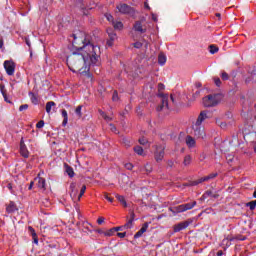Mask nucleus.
Returning a JSON list of instances; mask_svg holds the SVG:
<instances>
[{
	"label": "nucleus",
	"instance_id": "1",
	"mask_svg": "<svg viewBox=\"0 0 256 256\" xmlns=\"http://www.w3.org/2000/svg\"><path fill=\"white\" fill-rule=\"evenodd\" d=\"M75 52L67 57V65L72 73H87L91 65H99L101 48L91 43V36L85 32L73 34Z\"/></svg>",
	"mask_w": 256,
	"mask_h": 256
},
{
	"label": "nucleus",
	"instance_id": "2",
	"mask_svg": "<svg viewBox=\"0 0 256 256\" xmlns=\"http://www.w3.org/2000/svg\"><path fill=\"white\" fill-rule=\"evenodd\" d=\"M222 99V94L208 95L203 98L202 103L204 107H215V105H219V103H221Z\"/></svg>",
	"mask_w": 256,
	"mask_h": 256
},
{
	"label": "nucleus",
	"instance_id": "3",
	"mask_svg": "<svg viewBox=\"0 0 256 256\" xmlns=\"http://www.w3.org/2000/svg\"><path fill=\"white\" fill-rule=\"evenodd\" d=\"M196 205H197V202L192 201L190 203L181 204V205L176 206L174 208H170L169 210L174 215H177V213H185V211H191V209H193V207H195Z\"/></svg>",
	"mask_w": 256,
	"mask_h": 256
},
{
	"label": "nucleus",
	"instance_id": "4",
	"mask_svg": "<svg viewBox=\"0 0 256 256\" xmlns=\"http://www.w3.org/2000/svg\"><path fill=\"white\" fill-rule=\"evenodd\" d=\"M192 134L194 137H197V139H203L205 138V128L201 126V124L195 122Z\"/></svg>",
	"mask_w": 256,
	"mask_h": 256
},
{
	"label": "nucleus",
	"instance_id": "5",
	"mask_svg": "<svg viewBox=\"0 0 256 256\" xmlns=\"http://www.w3.org/2000/svg\"><path fill=\"white\" fill-rule=\"evenodd\" d=\"M116 9H118L119 13H122V15H133V13H135V9L127 4H119Z\"/></svg>",
	"mask_w": 256,
	"mask_h": 256
},
{
	"label": "nucleus",
	"instance_id": "6",
	"mask_svg": "<svg viewBox=\"0 0 256 256\" xmlns=\"http://www.w3.org/2000/svg\"><path fill=\"white\" fill-rule=\"evenodd\" d=\"M158 97L162 99V105L157 107V111H163L164 109H169V95L159 93Z\"/></svg>",
	"mask_w": 256,
	"mask_h": 256
},
{
	"label": "nucleus",
	"instance_id": "7",
	"mask_svg": "<svg viewBox=\"0 0 256 256\" xmlns=\"http://www.w3.org/2000/svg\"><path fill=\"white\" fill-rule=\"evenodd\" d=\"M4 69L7 75H15V62L11 60L4 61Z\"/></svg>",
	"mask_w": 256,
	"mask_h": 256
},
{
	"label": "nucleus",
	"instance_id": "8",
	"mask_svg": "<svg viewBox=\"0 0 256 256\" xmlns=\"http://www.w3.org/2000/svg\"><path fill=\"white\" fill-rule=\"evenodd\" d=\"M109 39L107 40L108 47H113V42L117 41V34L112 28L107 29Z\"/></svg>",
	"mask_w": 256,
	"mask_h": 256
},
{
	"label": "nucleus",
	"instance_id": "9",
	"mask_svg": "<svg viewBox=\"0 0 256 256\" xmlns=\"http://www.w3.org/2000/svg\"><path fill=\"white\" fill-rule=\"evenodd\" d=\"M164 157H165V147L159 146L158 148H156V152H155V159L157 163H159V161H163Z\"/></svg>",
	"mask_w": 256,
	"mask_h": 256
},
{
	"label": "nucleus",
	"instance_id": "10",
	"mask_svg": "<svg viewBox=\"0 0 256 256\" xmlns=\"http://www.w3.org/2000/svg\"><path fill=\"white\" fill-rule=\"evenodd\" d=\"M206 119H209V113L207 111H202V112H200V114L196 120V123L198 125H202L203 121H206Z\"/></svg>",
	"mask_w": 256,
	"mask_h": 256
},
{
	"label": "nucleus",
	"instance_id": "11",
	"mask_svg": "<svg viewBox=\"0 0 256 256\" xmlns=\"http://www.w3.org/2000/svg\"><path fill=\"white\" fill-rule=\"evenodd\" d=\"M189 227V222H180L174 226V233H179V231H183V229H187Z\"/></svg>",
	"mask_w": 256,
	"mask_h": 256
},
{
	"label": "nucleus",
	"instance_id": "12",
	"mask_svg": "<svg viewBox=\"0 0 256 256\" xmlns=\"http://www.w3.org/2000/svg\"><path fill=\"white\" fill-rule=\"evenodd\" d=\"M147 229H149V223H144L141 229L134 235V239H139V237L143 236V233L147 232Z\"/></svg>",
	"mask_w": 256,
	"mask_h": 256
},
{
	"label": "nucleus",
	"instance_id": "13",
	"mask_svg": "<svg viewBox=\"0 0 256 256\" xmlns=\"http://www.w3.org/2000/svg\"><path fill=\"white\" fill-rule=\"evenodd\" d=\"M20 153L22 157H25V159L29 157V150H27V146L25 145V142L23 140H21L20 142Z\"/></svg>",
	"mask_w": 256,
	"mask_h": 256
},
{
	"label": "nucleus",
	"instance_id": "14",
	"mask_svg": "<svg viewBox=\"0 0 256 256\" xmlns=\"http://www.w3.org/2000/svg\"><path fill=\"white\" fill-rule=\"evenodd\" d=\"M78 193H79V189H77V184L71 183L70 184V197H72V199H76Z\"/></svg>",
	"mask_w": 256,
	"mask_h": 256
},
{
	"label": "nucleus",
	"instance_id": "15",
	"mask_svg": "<svg viewBox=\"0 0 256 256\" xmlns=\"http://www.w3.org/2000/svg\"><path fill=\"white\" fill-rule=\"evenodd\" d=\"M133 29L137 33H146L147 31V28H143V24H141L139 21L134 24Z\"/></svg>",
	"mask_w": 256,
	"mask_h": 256
},
{
	"label": "nucleus",
	"instance_id": "16",
	"mask_svg": "<svg viewBox=\"0 0 256 256\" xmlns=\"http://www.w3.org/2000/svg\"><path fill=\"white\" fill-rule=\"evenodd\" d=\"M185 143H186L187 147H189V149H193V147H195V145L197 144V142L191 136L186 137Z\"/></svg>",
	"mask_w": 256,
	"mask_h": 256
},
{
	"label": "nucleus",
	"instance_id": "17",
	"mask_svg": "<svg viewBox=\"0 0 256 256\" xmlns=\"http://www.w3.org/2000/svg\"><path fill=\"white\" fill-rule=\"evenodd\" d=\"M215 177H217V173H212V174H210L208 176H204V177L198 179L196 184L203 183L205 181H210V179H215Z\"/></svg>",
	"mask_w": 256,
	"mask_h": 256
},
{
	"label": "nucleus",
	"instance_id": "18",
	"mask_svg": "<svg viewBox=\"0 0 256 256\" xmlns=\"http://www.w3.org/2000/svg\"><path fill=\"white\" fill-rule=\"evenodd\" d=\"M233 240L234 238H229V237L224 238L221 243L223 249H227V247H231V241Z\"/></svg>",
	"mask_w": 256,
	"mask_h": 256
},
{
	"label": "nucleus",
	"instance_id": "19",
	"mask_svg": "<svg viewBox=\"0 0 256 256\" xmlns=\"http://www.w3.org/2000/svg\"><path fill=\"white\" fill-rule=\"evenodd\" d=\"M39 189H45V178L37 177L35 178Z\"/></svg>",
	"mask_w": 256,
	"mask_h": 256
},
{
	"label": "nucleus",
	"instance_id": "20",
	"mask_svg": "<svg viewBox=\"0 0 256 256\" xmlns=\"http://www.w3.org/2000/svg\"><path fill=\"white\" fill-rule=\"evenodd\" d=\"M55 102L50 101L46 103V113H48V115H51V111H53V107H55Z\"/></svg>",
	"mask_w": 256,
	"mask_h": 256
},
{
	"label": "nucleus",
	"instance_id": "21",
	"mask_svg": "<svg viewBox=\"0 0 256 256\" xmlns=\"http://www.w3.org/2000/svg\"><path fill=\"white\" fill-rule=\"evenodd\" d=\"M133 221H135V214L131 215V219L123 226L124 229H131L133 227Z\"/></svg>",
	"mask_w": 256,
	"mask_h": 256
},
{
	"label": "nucleus",
	"instance_id": "22",
	"mask_svg": "<svg viewBox=\"0 0 256 256\" xmlns=\"http://www.w3.org/2000/svg\"><path fill=\"white\" fill-rule=\"evenodd\" d=\"M158 63L159 65H165V63H167V56H165V54H159Z\"/></svg>",
	"mask_w": 256,
	"mask_h": 256
},
{
	"label": "nucleus",
	"instance_id": "23",
	"mask_svg": "<svg viewBox=\"0 0 256 256\" xmlns=\"http://www.w3.org/2000/svg\"><path fill=\"white\" fill-rule=\"evenodd\" d=\"M62 117H63V122L62 125L65 127V125H67L68 121H69V116L67 114V110H62Z\"/></svg>",
	"mask_w": 256,
	"mask_h": 256
},
{
	"label": "nucleus",
	"instance_id": "24",
	"mask_svg": "<svg viewBox=\"0 0 256 256\" xmlns=\"http://www.w3.org/2000/svg\"><path fill=\"white\" fill-rule=\"evenodd\" d=\"M6 211H7L8 213H13V212L17 211V206H15V203L11 202V203L7 206Z\"/></svg>",
	"mask_w": 256,
	"mask_h": 256
},
{
	"label": "nucleus",
	"instance_id": "25",
	"mask_svg": "<svg viewBox=\"0 0 256 256\" xmlns=\"http://www.w3.org/2000/svg\"><path fill=\"white\" fill-rule=\"evenodd\" d=\"M114 29L121 31V29H123V22L121 21H114V23H112Z\"/></svg>",
	"mask_w": 256,
	"mask_h": 256
},
{
	"label": "nucleus",
	"instance_id": "26",
	"mask_svg": "<svg viewBox=\"0 0 256 256\" xmlns=\"http://www.w3.org/2000/svg\"><path fill=\"white\" fill-rule=\"evenodd\" d=\"M116 199L123 205V207H127V201H125V196L116 194Z\"/></svg>",
	"mask_w": 256,
	"mask_h": 256
},
{
	"label": "nucleus",
	"instance_id": "27",
	"mask_svg": "<svg viewBox=\"0 0 256 256\" xmlns=\"http://www.w3.org/2000/svg\"><path fill=\"white\" fill-rule=\"evenodd\" d=\"M29 97L34 105H37V103H39V99H37V96L34 93L30 92Z\"/></svg>",
	"mask_w": 256,
	"mask_h": 256
},
{
	"label": "nucleus",
	"instance_id": "28",
	"mask_svg": "<svg viewBox=\"0 0 256 256\" xmlns=\"http://www.w3.org/2000/svg\"><path fill=\"white\" fill-rule=\"evenodd\" d=\"M246 207H249L250 211H254V209H256V200L248 202Z\"/></svg>",
	"mask_w": 256,
	"mask_h": 256
},
{
	"label": "nucleus",
	"instance_id": "29",
	"mask_svg": "<svg viewBox=\"0 0 256 256\" xmlns=\"http://www.w3.org/2000/svg\"><path fill=\"white\" fill-rule=\"evenodd\" d=\"M66 173L70 177H75V172L73 171V168H71L70 166H66Z\"/></svg>",
	"mask_w": 256,
	"mask_h": 256
},
{
	"label": "nucleus",
	"instance_id": "30",
	"mask_svg": "<svg viewBox=\"0 0 256 256\" xmlns=\"http://www.w3.org/2000/svg\"><path fill=\"white\" fill-rule=\"evenodd\" d=\"M85 191H87V186L83 185L80 190V194L78 195V201L83 197V195H85Z\"/></svg>",
	"mask_w": 256,
	"mask_h": 256
},
{
	"label": "nucleus",
	"instance_id": "31",
	"mask_svg": "<svg viewBox=\"0 0 256 256\" xmlns=\"http://www.w3.org/2000/svg\"><path fill=\"white\" fill-rule=\"evenodd\" d=\"M81 109H83V106H78L75 110V113L79 118L83 117V113L81 112Z\"/></svg>",
	"mask_w": 256,
	"mask_h": 256
},
{
	"label": "nucleus",
	"instance_id": "32",
	"mask_svg": "<svg viewBox=\"0 0 256 256\" xmlns=\"http://www.w3.org/2000/svg\"><path fill=\"white\" fill-rule=\"evenodd\" d=\"M99 113L101 115V117H103V119H105V121H111V117L107 116V114H105V112H103L102 110H99Z\"/></svg>",
	"mask_w": 256,
	"mask_h": 256
},
{
	"label": "nucleus",
	"instance_id": "33",
	"mask_svg": "<svg viewBox=\"0 0 256 256\" xmlns=\"http://www.w3.org/2000/svg\"><path fill=\"white\" fill-rule=\"evenodd\" d=\"M134 151L137 155H143V148L141 146L134 147Z\"/></svg>",
	"mask_w": 256,
	"mask_h": 256
},
{
	"label": "nucleus",
	"instance_id": "34",
	"mask_svg": "<svg viewBox=\"0 0 256 256\" xmlns=\"http://www.w3.org/2000/svg\"><path fill=\"white\" fill-rule=\"evenodd\" d=\"M29 230L32 232V235L34 237V243H39V240L36 238L37 237V234L35 233V230L33 229V227H29Z\"/></svg>",
	"mask_w": 256,
	"mask_h": 256
},
{
	"label": "nucleus",
	"instance_id": "35",
	"mask_svg": "<svg viewBox=\"0 0 256 256\" xmlns=\"http://www.w3.org/2000/svg\"><path fill=\"white\" fill-rule=\"evenodd\" d=\"M217 51H219V48L217 46H214V45L210 46V53L212 55H215V53H217Z\"/></svg>",
	"mask_w": 256,
	"mask_h": 256
},
{
	"label": "nucleus",
	"instance_id": "36",
	"mask_svg": "<svg viewBox=\"0 0 256 256\" xmlns=\"http://www.w3.org/2000/svg\"><path fill=\"white\" fill-rule=\"evenodd\" d=\"M184 165H191V156H185L184 158Z\"/></svg>",
	"mask_w": 256,
	"mask_h": 256
},
{
	"label": "nucleus",
	"instance_id": "37",
	"mask_svg": "<svg viewBox=\"0 0 256 256\" xmlns=\"http://www.w3.org/2000/svg\"><path fill=\"white\" fill-rule=\"evenodd\" d=\"M37 129H43V127H45V122L43 120H40L37 124H36Z\"/></svg>",
	"mask_w": 256,
	"mask_h": 256
},
{
	"label": "nucleus",
	"instance_id": "38",
	"mask_svg": "<svg viewBox=\"0 0 256 256\" xmlns=\"http://www.w3.org/2000/svg\"><path fill=\"white\" fill-rule=\"evenodd\" d=\"M105 17H106L107 21H109L110 23H114L113 16L111 14L106 13Z\"/></svg>",
	"mask_w": 256,
	"mask_h": 256
},
{
	"label": "nucleus",
	"instance_id": "39",
	"mask_svg": "<svg viewBox=\"0 0 256 256\" xmlns=\"http://www.w3.org/2000/svg\"><path fill=\"white\" fill-rule=\"evenodd\" d=\"M27 109H29V105L27 104H23L19 107V111H27Z\"/></svg>",
	"mask_w": 256,
	"mask_h": 256
},
{
	"label": "nucleus",
	"instance_id": "40",
	"mask_svg": "<svg viewBox=\"0 0 256 256\" xmlns=\"http://www.w3.org/2000/svg\"><path fill=\"white\" fill-rule=\"evenodd\" d=\"M135 49H141L143 47V43L141 42H135L134 44Z\"/></svg>",
	"mask_w": 256,
	"mask_h": 256
},
{
	"label": "nucleus",
	"instance_id": "41",
	"mask_svg": "<svg viewBox=\"0 0 256 256\" xmlns=\"http://www.w3.org/2000/svg\"><path fill=\"white\" fill-rule=\"evenodd\" d=\"M104 199H106V201H109V203H113V198L109 197V194L105 193L104 194Z\"/></svg>",
	"mask_w": 256,
	"mask_h": 256
},
{
	"label": "nucleus",
	"instance_id": "42",
	"mask_svg": "<svg viewBox=\"0 0 256 256\" xmlns=\"http://www.w3.org/2000/svg\"><path fill=\"white\" fill-rule=\"evenodd\" d=\"M214 83H215L216 87H221V79L214 78Z\"/></svg>",
	"mask_w": 256,
	"mask_h": 256
},
{
	"label": "nucleus",
	"instance_id": "43",
	"mask_svg": "<svg viewBox=\"0 0 256 256\" xmlns=\"http://www.w3.org/2000/svg\"><path fill=\"white\" fill-rule=\"evenodd\" d=\"M112 100L113 101H119V94H117V92L113 93Z\"/></svg>",
	"mask_w": 256,
	"mask_h": 256
},
{
	"label": "nucleus",
	"instance_id": "44",
	"mask_svg": "<svg viewBox=\"0 0 256 256\" xmlns=\"http://www.w3.org/2000/svg\"><path fill=\"white\" fill-rule=\"evenodd\" d=\"M221 77H222V79H223L224 81H227V79H229V75H228L226 72H223V73L221 74Z\"/></svg>",
	"mask_w": 256,
	"mask_h": 256
},
{
	"label": "nucleus",
	"instance_id": "45",
	"mask_svg": "<svg viewBox=\"0 0 256 256\" xmlns=\"http://www.w3.org/2000/svg\"><path fill=\"white\" fill-rule=\"evenodd\" d=\"M139 143H140V145H147V139L146 138H140Z\"/></svg>",
	"mask_w": 256,
	"mask_h": 256
},
{
	"label": "nucleus",
	"instance_id": "46",
	"mask_svg": "<svg viewBox=\"0 0 256 256\" xmlns=\"http://www.w3.org/2000/svg\"><path fill=\"white\" fill-rule=\"evenodd\" d=\"M98 225H103V223H105V218L103 217H99L97 220Z\"/></svg>",
	"mask_w": 256,
	"mask_h": 256
},
{
	"label": "nucleus",
	"instance_id": "47",
	"mask_svg": "<svg viewBox=\"0 0 256 256\" xmlns=\"http://www.w3.org/2000/svg\"><path fill=\"white\" fill-rule=\"evenodd\" d=\"M145 169H146L147 173H151L153 168L151 167L150 164H146Z\"/></svg>",
	"mask_w": 256,
	"mask_h": 256
},
{
	"label": "nucleus",
	"instance_id": "48",
	"mask_svg": "<svg viewBox=\"0 0 256 256\" xmlns=\"http://www.w3.org/2000/svg\"><path fill=\"white\" fill-rule=\"evenodd\" d=\"M123 229H125V227L118 226V227L113 228L111 231H123Z\"/></svg>",
	"mask_w": 256,
	"mask_h": 256
},
{
	"label": "nucleus",
	"instance_id": "49",
	"mask_svg": "<svg viewBox=\"0 0 256 256\" xmlns=\"http://www.w3.org/2000/svg\"><path fill=\"white\" fill-rule=\"evenodd\" d=\"M127 234L125 232H118L117 237H120V239H123Z\"/></svg>",
	"mask_w": 256,
	"mask_h": 256
},
{
	"label": "nucleus",
	"instance_id": "50",
	"mask_svg": "<svg viewBox=\"0 0 256 256\" xmlns=\"http://www.w3.org/2000/svg\"><path fill=\"white\" fill-rule=\"evenodd\" d=\"M125 167H126V169H128V171H131V169H133V164L127 163V164H125Z\"/></svg>",
	"mask_w": 256,
	"mask_h": 256
},
{
	"label": "nucleus",
	"instance_id": "51",
	"mask_svg": "<svg viewBox=\"0 0 256 256\" xmlns=\"http://www.w3.org/2000/svg\"><path fill=\"white\" fill-rule=\"evenodd\" d=\"M5 42L3 41V37L0 36V49H3Z\"/></svg>",
	"mask_w": 256,
	"mask_h": 256
},
{
	"label": "nucleus",
	"instance_id": "52",
	"mask_svg": "<svg viewBox=\"0 0 256 256\" xmlns=\"http://www.w3.org/2000/svg\"><path fill=\"white\" fill-rule=\"evenodd\" d=\"M110 129H111V131H113V133L117 132V128L113 124H110Z\"/></svg>",
	"mask_w": 256,
	"mask_h": 256
},
{
	"label": "nucleus",
	"instance_id": "53",
	"mask_svg": "<svg viewBox=\"0 0 256 256\" xmlns=\"http://www.w3.org/2000/svg\"><path fill=\"white\" fill-rule=\"evenodd\" d=\"M163 89H165V85H163V84H158V90H159V91H163Z\"/></svg>",
	"mask_w": 256,
	"mask_h": 256
},
{
	"label": "nucleus",
	"instance_id": "54",
	"mask_svg": "<svg viewBox=\"0 0 256 256\" xmlns=\"http://www.w3.org/2000/svg\"><path fill=\"white\" fill-rule=\"evenodd\" d=\"M3 89H5V86L1 85L0 90H1V93H2L3 97H5V92L3 91Z\"/></svg>",
	"mask_w": 256,
	"mask_h": 256
},
{
	"label": "nucleus",
	"instance_id": "55",
	"mask_svg": "<svg viewBox=\"0 0 256 256\" xmlns=\"http://www.w3.org/2000/svg\"><path fill=\"white\" fill-rule=\"evenodd\" d=\"M7 187H8V189H9V191H11V193H13V185L8 184Z\"/></svg>",
	"mask_w": 256,
	"mask_h": 256
},
{
	"label": "nucleus",
	"instance_id": "56",
	"mask_svg": "<svg viewBox=\"0 0 256 256\" xmlns=\"http://www.w3.org/2000/svg\"><path fill=\"white\" fill-rule=\"evenodd\" d=\"M144 7H145V9H151V7H149V3H147V2L144 3Z\"/></svg>",
	"mask_w": 256,
	"mask_h": 256
},
{
	"label": "nucleus",
	"instance_id": "57",
	"mask_svg": "<svg viewBox=\"0 0 256 256\" xmlns=\"http://www.w3.org/2000/svg\"><path fill=\"white\" fill-rule=\"evenodd\" d=\"M152 19H153L155 22H157V15L152 14Z\"/></svg>",
	"mask_w": 256,
	"mask_h": 256
},
{
	"label": "nucleus",
	"instance_id": "58",
	"mask_svg": "<svg viewBox=\"0 0 256 256\" xmlns=\"http://www.w3.org/2000/svg\"><path fill=\"white\" fill-rule=\"evenodd\" d=\"M217 256H223V251L219 250V251L217 252Z\"/></svg>",
	"mask_w": 256,
	"mask_h": 256
},
{
	"label": "nucleus",
	"instance_id": "59",
	"mask_svg": "<svg viewBox=\"0 0 256 256\" xmlns=\"http://www.w3.org/2000/svg\"><path fill=\"white\" fill-rule=\"evenodd\" d=\"M26 45H28V47H31V42H29V40H26Z\"/></svg>",
	"mask_w": 256,
	"mask_h": 256
},
{
	"label": "nucleus",
	"instance_id": "60",
	"mask_svg": "<svg viewBox=\"0 0 256 256\" xmlns=\"http://www.w3.org/2000/svg\"><path fill=\"white\" fill-rule=\"evenodd\" d=\"M29 190L33 189V182L30 183V186L28 187Z\"/></svg>",
	"mask_w": 256,
	"mask_h": 256
},
{
	"label": "nucleus",
	"instance_id": "61",
	"mask_svg": "<svg viewBox=\"0 0 256 256\" xmlns=\"http://www.w3.org/2000/svg\"><path fill=\"white\" fill-rule=\"evenodd\" d=\"M254 152L256 153V142L253 144Z\"/></svg>",
	"mask_w": 256,
	"mask_h": 256
},
{
	"label": "nucleus",
	"instance_id": "62",
	"mask_svg": "<svg viewBox=\"0 0 256 256\" xmlns=\"http://www.w3.org/2000/svg\"><path fill=\"white\" fill-rule=\"evenodd\" d=\"M171 101L174 103L175 99L173 98V95L170 96Z\"/></svg>",
	"mask_w": 256,
	"mask_h": 256
},
{
	"label": "nucleus",
	"instance_id": "63",
	"mask_svg": "<svg viewBox=\"0 0 256 256\" xmlns=\"http://www.w3.org/2000/svg\"><path fill=\"white\" fill-rule=\"evenodd\" d=\"M253 197L256 199V190L253 193Z\"/></svg>",
	"mask_w": 256,
	"mask_h": 256
},
{
	"label": "nucleus",
	"instance_id": "64",
	"mask_svg": "<svg viewBox=\"0 0 256 256\" xmlns=\"http://www.w3.org/2000/svg\"><path fill=\"white\" fill-rule=\"evenodd\" d=\"M216 17H221V14H216Z\"/></svg>",
	"mask_w": 256,
	"mask_h": 256
}]
</instances>
